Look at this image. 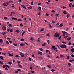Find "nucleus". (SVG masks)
I'll use <instances>...</instances> for the list:
<instances>
[{
  "label": "nucleus",
  "instance_id": "47",
  "mask_svg": "<svg viewBox=\"0 0 74 74\" xmlns=\"http://www.w3.org/2000/svg\"><path fill=\"white\" fill-rule=\"evenodd\" d=\"M9 27H12V25H11V24H9Z\"/></svg>",
  "mask_w": 74,
  "mask_h": 74
},
{
  "label": "nucleus",
  "instance_id": "35",
  "mask_svg": "<svg viewBox=\"0 0 74 74\" xmlns=\"http://www.w3.org/2000/svg\"><path fill=\"white\" fill-rule=\"evenodd\" d=\"M47 66L49 68H51L52 67L50 66L49 65H48Z\"/></svg>",
  "mask_w": 74,
  "mask_h": 74
},
{
  "label": "nucleus",
  "instance_id": "60",
  "mask_svg": "<svg viewBox=\"0 0 74 74\" xmlns=\"http://www.w3.org/2000/svg\"><path fill=\"white\" fill-rule=\"evenodd\" d=\"M31 73H34V71H31Z\"/></svg>",
  "mask_w": 74,
  "mask_h": 74
},
{
  "label": "nucleus",
  "instance_id": "26",
  "mask_svg": "<svg viewBox=\"0 0 74 74\" xmlns=\"http://www.w3.org/2000/svg\"><path fill=\"white\" fill-rule=\"evenodd\" d=\"M74 48H73L72 49H71V51L72 52V53H73V52H74Z\"/></svg>",
  "mask_w": 74,
  "mask_h": 74
},
{
  "label": "nucleus",
  "instance_id": "20",
  "mask_svg": "<svg viewBox=\"0 0 74 74\" xmlns=\"http://www.w3.org/2000/svg\"><path fill=\"white\" fill-rule=\"evenodd\" d=\"M63 14H67V12H66L65 11H64L63 12Z\"/></svg>",
  "mask_w": 74,
  "mask_h": 74
},
{
  "label": "nucleus",
  "instance_id": "58",
  "mask_svg": "<svg viewBox=\"0 0 74 74\" xmlns=\"http://www.w3.org/2000/svg\"><path fill=\"white\" fill-rule=\"evenodd\" d=\"M68 37V36H66L64 37V38H67Z\"/></svg>",
  "mask_w": 74,
  "mask_h": 74
},
{
  "label": "nucleus",
  "instance_id": "10",
  "mask_svg": "<svg viewBox=\"0 0 74 74\" xmlns=\"http://www.w3.org/2000/svg\"><path fill=\"white\" fill-rule=\"evenodd\" d=\"M0 42L1 43H3V40H2L1 39H0Z\"/></svg>",
  "mask_w": 74,
  "mask_h": 74
},
{
  "label": "nucleus",
  "instance_id": "34",
  "mask_svg": "<svg viewBox=\"0 0 74 74\" xmlns=\"http://www.w3.org/2000/svg\"><path fill=\"white\" fill-rule=\"evenodd\" d=\"M68 64L69 66V67H70V66H71V63H69Z\"/></svg>",
  "mask_w": 74,
  "mask_h": 74
},
{
  "label": "nucleus",
  "instance_id": "50",
  "mask_svg": "<svg viewBox=\"0 0 74 74\" xmlns=\"http://www.w3.org/2000/svg\"><path fill=\"white\" fill-rule=\"evenodd\" d=\"M62 42L63 44H66V42H65L63 41Z\"/></svg>",
  "mask_w": 74,
  "mask_h": 74
},
{
  "label": "nucleus",
  "instance_id": "46",
  "mask_svg": "<svg viewBox=\"0 0 74 74\" xmlns=\"http://www.w3.org/2000/svg\"><path fill=\"white\" fill-rule=\"evenodd\" d=\"M51 12H55V11L54 10H52L51 11Z\"/></svg>",
  "mask_w": 74,
  "mask_h": 74
},
{
  "label": "nucleus",
  "instance_id": "24",
  "mask_svg": "<svg viewBox=\"0 0 74 74\" xmlns=\"http://www.w3.org/2000/svg\"><path fill=\"white\" fill-rule=\"evenodd\" d=\"M39 49L41 51H43V49L42 48H40Z\"/></svg>",
  "mask_w": 74,
  "mask_h": 74
},
{
  "label": "nucleus",
  "instance_id": "31",
  "mask_svg": "<svg viewBox=\"0 0 74 74\" xmlns=\"http://www.w3.org/2000/svg\"><path fill=\"white\" fill-rule=\"evenodd\" d=\"M13 44L14 45V46H16V47H17V46H18V45H17V44H15V43H14Z\"/></svg>",
  "mask_w": 74,
  "mask_h": 74
},
{
  "label": "nucleus",
  "instance_id": "16",
  "mask_svg": "<svg viewBox=\"0 0 74 74\" xmlns=\"http://www.w3.org/2000/svg\"><path fill=\"white\" fill-rule=\"evenodd\" d=\"M17 21L18 22H19V21H21V22H22L23 20L22 19H18Z\"/></svg>",
  "mask_w": 74,
  "mask_h": 74
},
{
  "label": "nucleus",
  "instance_id": "25",
  "mask_svg": "<svg viewBox=\"0 0 74 74\" xmlns=\"http://www.w3.org/2000/svg\"><path fill=\"white\" fill-rule=\"evenodd\" d=\"M51 21L52 23H53V24H54V23H56L55 21H54L53 20L52 21Z\"/></svg>",
  "mask_w": 74,
  "mask_h": 74
},
{
  "label": "nucleus",
  "instance_id": "45",
  "mask_svg": "<svg viewBox=\"0 0 74 74\" xmlns=\"http://www.w3.org/2000/svg\"><path fill=\"white\" fill-rule=\"evenodd\" d=\"M45 14L46 16H49V14H48L46 13Z\"/></svg>",
  "mask_w": 74,
  "mask_h": 74
},
{
  "label": "nucleus",
  "instance_id": "29",
  "mask_svg": "<svg viewBox=\"0 0 74 74\" xmlns=\"http://www.w3.org/2000/svg\"><path fill=\"white\" fill-rule=\"evenodd\" d=\"M69 16H70V15H69V14H67L66 15L67 18H69Z\"/></svg>",
  "mask_w": 74,
  "mask_h": 74
},
{
  "label": "nucleus",
  "instance_id": "21",
  "mask_svg": "<svg viewBox=\"0 0 74 74\" xmlns=\"http://www.w3.org/2000/svg\"><path fill=\"white\" fill-rule=\"evenodd\" d=\"M6 44L7 45H9V42H8V41H6Z\"/></svg>",
  "mask_w": 74,
  "mask_h": 74
},
{
  "label": "nucleus",
  "instance_id": "15",
  "mask_svg": "<svg viewBox=\"0 0 74 74\" xmlns=\"http://www.w3.org/2000/svg\"><path fill=\"white\" fill-rule=\"evenodd\" d=\"M8 63L9 64H10V65H11L12 64V62H8Z\"/></svg>",
  "mask_w": 74,
  "mask_h": 74
},
{
  "label": "nucleus",
  "instance_id": "27",
  "mask_svg": "<svg viewBox=\"0 0 74 74\" xmlns=\"http://www.w3.org/2000/svg\"><path fill=\"white\" fill-rule=\"evenodd\" d=\"M3 5H4V6H7V4L5 3H3Z\"/></svg>",
  "mask_w": 74,
  "mask_h": 74
},
{
  "label": "nucleus",
  "instance_id": "33",
  "mask_svg": "<svg viewBox=\"0 0 74 74\" xmlns=\"http://www.w3.org/2000/svg\"><path fill=\"white\" fill-rule=\"evenodd\" d=\"M45 44H46L45 43L43 44L42 45V46H43V47H44V46H45Z\"/></svg>",
  "mask_w": 74,
  "mask_h": 74
},
{
  "label": "nucleus",
  "instance_id": "42",
  "mask_svg": "<svg viewBox=\"0 0 74 74\" xmlns=\"http://www.w3.org/2000/svg\"><path fill=\"white\" fill-rule=\"evenodd\" d=\"M6 3L8 5V4H10V2H6Z\"/></svg>",
  "mask_w": 74,
  "mask_h": 74
},
{
  "label": "nucleus",
  "instance_id": "40",
  "mask_svg": "<svg viewBox=\"0 0 74 74\" xmlns=\"http://www.w3.org/2000/svg\"><path fill=\"white\" fill-rule=\"evenodd\" d=\"M0 58L1 59H3V57L2 56H1L0 57Z\"/></svg>",
  "mask_w": 74,
  "mask_h": 74
},
{
  "label": "nucleus",
  "instance_id": "14",
  "mask_svg": "<svg viewBox=\"0 0 74 74\" xmlns=\"http://www.w3.org/2000/svg\"><path fill=\"white\" fill-rule=\"evenodd\" d=\"M60 58H64V56H63V55H60Z\"/></svg>",
  "mask_w": 74,
  "mask_h": 74
},
{
  "label": "nucleus",
  "instance_id": "49",
  "mask_svg": "<svg viewBox=\"0 0 74 74\" xmlns=\"http://www.w3.org/2000/svg\"><path fill=\"white\" fill-rule=\"evenodd\" d=\"M51 71H52V72H53V71H55L56 70H53V69H52L51 70Z\"/></svg>",
  "mask_w": 74,
  "mask_h": 74
},
{
  "label": "nucleus",
  "instance_id": "18",
  "mask_svg": "<svg viewBox=\"0 0 74 74\" xmlns=\"http://www.w3.org/2000/svg\"><path fill=\"white\" fill-rule=\"evenodd\" d=\"M11 14H13V15H15L16 14H15V13L14 12H11Z\"/></svg>",
  "mask_w": 74,
  "mask_h": 74
},
{
  "label": "nucleus",
  "instance_id": "57",
  "mask_svg": "<svg viewBox=\"0 0 74 74\" xmlns=\"http://www.w3.org/2000/svg\"><path fill=\"white\" fill-rule=\"evenodd\" d=\"M18 57H19V56L18 55H16L15 56V57L16 58H18Z\"/></svg>",
  "mask_w": 74,
  "mask_h": 74
},
{
  "label": "nucleus",
  "instance_id": "54",
  "mask_svg": "<svg viewBox=\"0 0 74 74\" xmlns=\"http://www.w3.org/2000/svg\"><path fill=\"white\" fill-rule=\"evenodd\" d=\"M69 56H68L67 57H66V59H69Z\"/></svg>",
  "mask_w": 74,
  "mask_h": 74
},
{
  "label": "nucleus",
  "instance_id": "2",
  "mask_svg": "<svg viewBox=\"0 0 74 74\" xmlns=\"http://www.w3.org/2000/svg\"><path fill=\"white\" fill-rule=\"evenodd\" d=\"M59 36H60L59 34H57L56 33L54 35V37H56V38H58V37H59Z\"/></svg>",
  "mask_w": 74,
  "mask_h": 74
},
{
  "label": "nucleus",
  "instance_id": "64",
  "mask_svg": "<svg viewBox=\"0 0 74 74\" xmlns=\"http://www.w3.org/2000/svg\"><path fill=\"white\" fill-rule=\"evenodd\" d=\"M38 41H40V38H38Z\"/></svg>",
  "mask_w": 74,
  "mask_h": 74
},
{
  "label": "nucleus",
  "instance_id": "5",
  "mask_svg": "<svg viewBox=\"0 0 74 74\" xmlns=\"http://www.w3.org/2000/svg\"><path fill=\"white\" fill-rule=\"evenodd\" d=\"M2 29L3 30H6V27H5V26L3 27Z\"/></svg>",
  "mask_w": 74,
  "mask_h": 74
},
{
  "label": "nucleus",
  "instance_id": "62",
  "mask_svg": "<svg viewBox=\"0 0 74 74\" xmlns=\"http://www.w3.org/2000/svg\"><path fill=\"white\" fill-rule=\"evenodd\" d=\"M20 26H21V27H22V26H23V25H22V24L21 23V24H20Z\"/></svg>",
  "mask_w": 74,
  "mask_h": 74
},
{
  "label": "nucleus",
  "instance_id": "43",
  "mask_svg": "<svg viewBox=\"0 0 74 74\" xmlns=\"http://www.w3.org/2000/svg\"><path fill=\"white\" fill-rule=\"evenodd\" d=\"M29 61H31L32 60V58H31L29 57Z\"/></svg>",
  "mask_w": 74,
  "mask_h": 74
},
{
  "label": "nucleus",
  "instance_id": "52",
  "mask_svg": "<svg viewBox=\"0 0 74 74\" xmlns=\"http://www.w3.org/2000/svg\"><path fill=\"white\" fill-rule=\"evenodd\" d=\"M61 37H62V36H60V37H58V39H59L60 40V38H61Z\"/></svg>",
  "mask_w": 74,
  "mask_h": 74
},
{
  "label": "nucleus",
  "instance_id": "4",
  "mask_svg": "<svg viewBox=\"0 0 74 74\" xmlns=\"http://www.w3.org/2000/svg\"><path fill=\"white\" fill-rule=\"evenodd\" d=\"M28 10H30V9H33V8L31 6H30L29 7L27 8Z\"/></svg>",
  "mask_w": 74,
  "mask_h": 74
},
{
  "label": "nucleus",
  "instance_id": "41",
  "mask_svg": "<svg viewBox=\"0 0 74 74\" xmlns=\"http://www.w3.org/2000/svg\"><path fill=\"white\" fill-rule=\"evenodd\" d=\"M0 64H3V62L2 61H0Z\"/></svg>",
  "mask_w": 74,
  "mask_h": 74
},
{
  "label": "nucleus",
  "instance_id": "12",
  "mask_svg": "<svg viewBox=\"0 0 74 74\" xmlns=\"http://www.w3.org/2000/svg\"><path fill=\"white\" fill-rule=\"evenodd\" d=\"M72 3H70L69 4V7L70 8H71V7H72Z\"/></svg>",
  "mask_w": 74,
  "mask_h": 74
},
{
  "label": "nucleus",
  "instance_id": "28",
  "mask_svg": "<svg viewBox=\"0 0 74 74\" xmlns=\"http://www.w3.org/2000/svg\"><path fill=\"white\" fill-rule=\"evenodd\" d=\"M60 27H62V26H63V24L61 23L59 25Z\"/></svg>",
  "mask_w": 74,
  "mask_h": 74
},
{
  "label": "nucleus",
  "instance_id": "13",
  "mask_svg": "<svg viewBox=\"0 0 74 74\" xmlns=\"http://www.w3.org/2000/svg\"><path fill=\"white\" fill-rule=\"evenodd\" d=\"M71 37H69V38H68L67 40H68V41H69V40H71Z\"/></svg>",
  "mask_w": 74,
  "mask_h": 74
},
{
  "label": "nucleus",
  "instance_id": "37",
  "mask_svg": "<svg viewBox=\"0 0 74 74\" xmlns=\"http://www.w3.org/2000/svg\"><path fill=\"white\" fill-rule=\"evenodd\" d=\"M2 35H4L5 34H6V33L5 32H2Z\"/></svg>",
  "mask_w": 74,
  "mask_h": 74
},
{
  "label": "nucleus",
  "instance_id": "22",
  "mask_svg": "<svg viewBox=\"0 0 74 74\" xmlns=\"http://www.w3.org/2000/svg\"><path fill=\"white\" fill-rule=\"evenodd\" d=\"M44 30V28H42L40 30V32H42V31H43Z\"/></svg>",
  "mask_w": 74,
  "mask_h": 74
},
{
  "label": "nucleus",
  "instance_id": "63",
  "mask_svg": "<svg viewBox=\"0 0 74 74\" xmlns=\"http://www.w3.org/2000/svg\"><path fill=\"white\" fill-rule=\"evenodd\" d=\"M8 65H7V64H5V67H6V68L8 67Z\"/></svg>",
  "mask_w": 74,
  "mask_h": 74
},
{
  "label": "nucleus",
  "instance_id": "32",
  "mask_svg": "<svg viewBox=\"0 0 74 74\" xmlns=\"http://www.w3.org/2000/svg\"><path fill=\"white\" fill-rule=\"evenodd\" d=\"M49 52V50H48V49H46V53H47V52Z\"/></svg>",
  "mask_w": 74,
  "mask_h": 74
},
{
  "label": "nucleus",
  "instance_id": "6",
  "mask_svg": "<svg viewBox=\"0 0 74 74\" xmlns=\"http://www.w3.org/2000/svg\"><path fill=\"white\" fill-rule=\"evenodd\" d=\"M12 20H15V21H16V20H18V19L16 18H14V17H12Z\"/></svg>",
  "mask_w": 74,
  "mask_h": 74
},
{
  "label": "nucleus",
  "instance_id": "61",
  "mask_svg": "<svg viewBox=\"0 0 74 74\" xmlns=\"http://www.w3.org/2000/svg\"><path fill=\"white\" fill-rule=\"evenodd\" d=\"M30 40H31L32 41H33V38H30Z\"/></svg>",
  "mask_w": 74,
  "mask_h": 74
},
{
  "label": "nucleus",
  "instance_id": "19",
  "mask_svg": "<svg viewBox=\"0 0 74 74\" xmlns=\"http://www.w3.org/2000/svg\"><path fill=\"white\" fill-rule=\"evenodd\" d=\"M13 55H14V54L13 53H12V54H9V56H12Z\"/></svg>",
  "mask_w": 74,
  "mask_h": 74
},
{
  "label": "nucleus",
  "instance_id": "48",
  "mask_svg": "<svg viewBox=\"0 0 74 74\" xmlns=\"http://www.w3.org/2000/svg\"><path fill=\"white\" fill-rule=\"evenodd\" d=\"M2 67H3V68H5V65H3V66H2Z\"/></svg>",
  "mask_w": 74,
  "mask_h": 74
},
{
  "label": "nucleus",
  "instance_id": "56",
  "mask_svg": "<svg viewBox=\"0 0 74 74\" xmlns=\"http://www.w3.org/2000/svg\"><path fill=\"white\" fill-rule=\"evenodd\" d=\"M32 58H36L34 56V54H33L32 55Z\"/></svg>",
  "mask_w": 74,
  "mask_h": 74
},
{
  "label": "nucleus",
  "instance_id": "39",
  "mask_svg": "<svg viewBox=\"0 0 74 74\" xmlns=\"http://www.w3.org/2000/svg\"><path fill=\"white\" fill-rule=\"evenodd\" d=\"M15 73H19V72H18V71H15Z\"/></svg>",
  "mask_w": 74,
  "mask_h": 74
},
{
  "label": "nucleus",
  "instance_id": "53",
  "mask_svg": "<svg viewBox=\"0 0 74 74\" xmlns=\"http://www.w3.org/2000/svg\"><path fill=\"white\" fill-rule=\"evenodd\" d=\"M47 42H48V44H49V40L47 41Z\"/></svg>",
  "mask_w": 74,
  "mask_h": 74
},
{
  "label": "nucleus",
  "instance_id": "17",
  "mask_svg": "<svg viewBox=\"0 0 74 74\" xmlns=\"http://www.w3.org/2000/svg\"><path fill=\"white\" fill-rule=\"evenodd\" d=\"M26 32V31L25 30L23 32V33H22V35L23 36V34L25 33V32Z\"/></svg>",
  "mask_w": 74,
  "mask_h": 74
},
{
  "label": "nucleus",
  "instance_id": "8",
  "mask_svg": "<svg viewBox=\"0 0 74 74\" xmlns=\"http://www.w3.org/2000/svg\"><path fill=\"white\" fill-rule=\"evenodd\" d=\"M18 67H19L20 68H22L23 67L21 65L18 64Z\"/></svg>",
  "mask_w": 74,
  "mask_h": 74
},
{
  "label": "nucleus",
  "instance_id": "59",
  "mask_svg": "<svg viewBox=\"0 0 74 74\" xmlns=\"http://www.w3.org/2000/svg\"><path fill=\"white\" fill-rule=\"evenodd\" d=\"M17 63H18V64H20V61L19 60H18L17 61Z\"/></svg>",
  "mask_w": 74,
  "mask_h": 74
},
{
  "label": "nucleus",
  "instance_id": "9",
  "mask_svg": "<svg viewBox=\"0 0 74 74\" xmlns=\"http://www.w3.org/2000/svg\"><path fill=\"white\" fill-rule=\"evenodd\" d=\"M69 61L70 62H73V61H74V60L73 59H72L71 60H69Z\"/></svg>",
  "mask_w": 74,
  "mask_h": 74
},
{
  "label": "nucleus",
  "instance_id": "36",
  "mask_svg": "<svg viewBox=\"0 0 74 74\" xmlns=\"http://www.w3.org/2000/svg\"><path fill=\"white\" fill-rule=\"evenodd\" d=\"M16 32H17V33H19V32H20L19 30L17 29L16 31Z\"/></svg>",
  "mask_w": 74,
  "mask_h": 74
},
{
  "label": "nucleus",
  "instance_id": "3",
  "mask_svg": "<svg viewBox=\"0 0 74 74\" xmlns=\"http://www.w3.org/2000/svg\"><path fill=\"white\" fill-rule=\"evenodd\" d=\"M21 7H23V8H25V9H27V8H26V7H25V6L24 5H21Z\"/></svg>",
  "mask_w": 74,
  "mask_h": 74
},
{
  "label": "nucleus",
  "instance_id": "51",
  "mask_svg": "<svg viewBox=\"0 0 74 74\" xmlns=\"http://www.w3.org/2000/svg\"><path fill=\"white\" fill-rule=\"evenodd\" d=\"M17 71H21V70L20 69H17Z\"/></svg>",
  "mask_w": 74,
  "mask_h": 74
},
{
  "label": "nucleus",
  "instance_id": "1",
  "mask_svg": "<svg viewBox=\"0 0 74 74\" xmlns=\"http://www.w3.org/2000/svg\"><path fill=\"white\" fill-rule=\"evenodd\" d=\"M60 47L61 48H66V45H60Z\"/></svg>",
  "mask_w": 74,
  "mask_h": 74
},
{
  "label": "nucleus",
  "instance_id": "38",
  "mask_svg": "<svg viewBox=\"0 0 74 74\" xmlns=\"http://www.w3.org/2000/svg\"><path fill=\"white\" fill-rule=\"evenodd\" d=\"M7 40H11V38H6Z\"/></svg>",
  "mask_w": 74,
  "mask_h": 74
},
{
  "label": "nucleus",
  "instance_id": "23",
  "mask_svg": "<svg viewBox=\"0 0 74 74\" xmlns=\"http://www.w3.org/2000/svg\"><path fill=\"white\" fill-rule=\"evenodd\" d=\"M38 9H39L40 11L41 10V7H39L38 8Z\"/></svg>",
  "mask_w": 74,
  "mask_h": 74
},
{
  "label": "nucleus",
  "instance_id": "30",
  "mask_svg": "<svg viewBox=\"0 0 74 74\" xmlns=\"http://www.w3.org/2000/svg\"><path fill=\"white\" fill-rule=\"evenodd\" d=\"M21 57H25V55L24 54H22L21 55Z\"/></svg>",
  "mask_w": 74,
  "mask_h": 74
},
{
  "label": "nucleus",
  "instance_id": "11",
  "mask_svg": "<svg viewBox=\"0 0 74 74\" xmlns=\"http://www.w3.org/2000/svg\"><path fill=\"white\" fill-rule=\"evenodd\" d=\"M38 54H39L40 55H42V52H38Z\"/></svg>",
  "mask_w": 74,
  "mask_h": 74
},
{
  "label": "nucleus",
  "instance_id": "44",
  "mask_svg": "<svg viewBox=\"0 0 74 74\" xmlns=\"http://www.w3.org/2000/svg\"><path fill=\"white\" fill-rule=\"evenodd\" d=\"M41 14V12H39L38 13V15H39V16H40V15H41L40 14Z\"/></svg>",
  "mask_w": 74,
  "mask_h": 74
},
{
  "label": "nucleus",
  "instance_id": "7",
  "mask_svg": "<svg viewBox=\"0 0 74 74\" xmlns=\"http://www.w3.org/2000/svg\"><path fill=\"white\" fill-rule=\"evenodd\" d=\"M20 46H21V47H23V46H25V44H23V43H21L20 45Z\"/></svg>",
  "mask_w": 74,
  "mask_h": 74
},
{
  "label": "nucleus",
  "instance_id": "55",
  "mask_svg": "<svg viewBox=\"0 0 74 74\" xmlns=\"http://www.w3.org/2000/svg\"><path fill=\"white\" fill-rule=\"evenodd\" d=\"M4 19L5 20H6V19H7L8 18H7V17H4Z\"/></svg>",
  "mask_w": 74,
  "mask_h": 74
}]
</instances>
